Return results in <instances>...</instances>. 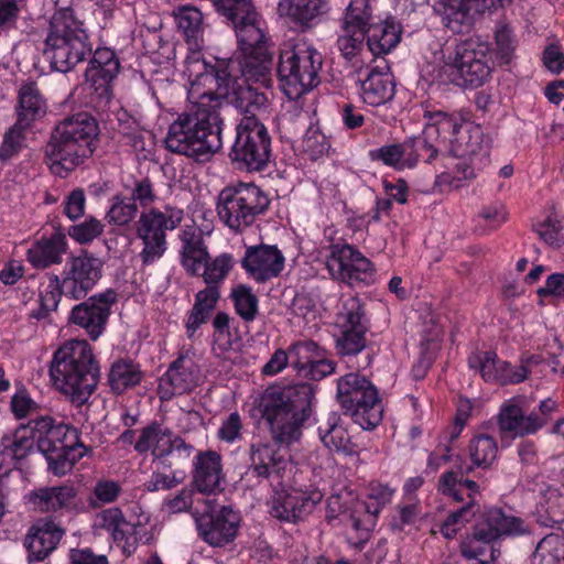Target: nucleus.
Here are the masks:
<instances>
[{
	"mask_svg": "<svg viewBox=\"0 0 564 564\" xmlns=\"http://www.w3.org/2000/svg\"><path fill=\"white\" fill-rule=\"evenodd\" d=\"M270 206L268 195L253 183L239 182L224 187L217 197L220 221L234 232H243Z\"/></svg>",
	"mask_w": 564,
	"mask_h": 564,
	"instance_id": "7",
	"label": "nucleus"
},
{
	"mask_svg": "<svg viewBox=\"0 0 564 564\" xmlns=\"http://www.w3.org/2000/svg\"><path fill=\"white\" fill-rule=\"evenodd\" d=\"M340 334L335 340L337 355L340 357H358L355 368L367 369L373 359L375 350L368 345L366 334L369 330V319L366 315V305L358 296H349L343 302L337 314Z\"/></svg>",
	"mask_w": 564,
	"mask_h": 564,
	"instance_id": "8",
	"label": "nucleus"
},
{
	"mask_svg": "<svg viewBox=\"0 0 564 564\" xmlns=\"http://www.w3.org/2000/svg\"><path fill=\"white\" fill-rule=\"evenodd\" d=\"M104 227L105 225L100 220L89 217L80 224L70 226L68 235L78 243L87 245L104 232Z\"/></svg>",
	"mask_w": 564,
	"mask_h": 564,
	"instance_id": "56",
	"label": "nucleus"
},
{
	"mask_svg": "<svg viewBox=\"0 0 564 564\" xmlns=\"http://www.w3.org/2000/svg\"><path fill=\"white\" fill-rule=\"evenodd\" d=\"M156 199L153 183L149 177H142L135 181L131 191V202H139L141 206H150Z\"/></svg>",
	"mask_w": 564,
	"mask_h": 564,
	"instance_id": "63",
	"label": "nucleus"
},
{
	"mask_svg": "<svg viewBox=\"0 0 564 564\" xmlns=\"http://www.w3.org/2000/svg\"><path fill=\"white\" fill-rule=\"evenodd\" d=\"M99 528L107 531L112 541L122 552L132 555L145 535V527L140 522L128 520L120 508L111 507L102 510L97 516Z\"/></svg>",
	"mask_w": 564,
	"mask_h": 564,
	"instance_id": "23",
	"label": "nucleus"
},
{
	"mask_svg": "<svg viewBox=\"0 0 564 564\" xmlns=\"http://www.w3.org/2000/svg\"><path fill=\"white\" fill-rule=\"evenodd\" d=\"M313 400L314 389L308 383L270 387L264 390L258 408L275 444H251L249 471L253 476L262 479L282 476L289 460L286 451L278 445L289 446L301 438L303 426L313 413Z\"/></svg>",
	"mask_w": 564,
	"mask_h": 564,
	"instance_id": "2",
	"label": "nucleus"
},
{
	"mask_svg": "<svg viewBox=\"0 0 564 564\" xmlns=\"http://www.w3.org/2000/svg\"><path fill=\"white\" fill-rule=\"evenodd\" d=\"M63 296V283L59 276L52 274L48 280L47 289L40 295V308L33 311L31 316L36 319L46 318L51 312L57 310Z\"/></svg>",
	"mask_w": 564,
	"mask_h": 564,
	"instance_id": "46",
	"label": "nucleus"
},
{
	"mask_svg": "<svg viewBox=\"0 0 564 564\" xmlns=\"http://www.w3.org/2000/svg\"><path fill=\"white\" fill-rule=\"evenodd\" d=\"M322 499L323 494L318 489L276 490L270 499L269 512L280 521L297 523L307 518Z\"/></svg>",
	"mask_w": 564,
	"mask_h": 564,
	"instance_id": "19",
	"label": "nucleus"
},
{
	"mask_svg": "<svg viewBox=\"0 0 564 564\" xmlns=\"http://www.w3.org/2000/svg\"><path fill=\"white\" fill-rule=\"evenodd\" d=\"M177 26L187 39H197L202 33L203 14L194 7H182L174 12Z\"/></svg>",
	"mask_w": 564,
	"mask_h": 564,
	"instance_id": "53",
	"label": "nucleus"
},
{
	"mask_svg": "<svg viewBox=\"0 0 564 564\" xmlns=\"http://www.w3.org/2000/svg\"><path fill=\"white\" fill-rule=\"evenodd\" d=\"M489 141L479 126L466 122L449 144L451 153L463 160L481 161L489 155Z\"/></svg>",
	"mask_w": 564,
	"mask_h": 564,
	"instance_id": "30",
	"label": "nucleus"
},
{
	"mask_svg": "<svg viewBox=\"0 0 564 564\" xmlns=\"http://www.w3.org/2000/svg\"><path fill=\"white\" fill-rule=\"evenodd\" d=\"M271 155V138L265 126L254 116H243L236 128V139L229 152L239 170L259 172Z\"/></svg>",
	"mask_w": 564,
	"mask_h": 564,
	"instance_id": "13",
	"label": "nucleus"
},
{
	"mask_svg": "<svg viewBox=\"0 0 564 564\" xmlns=\"http://www.w3.org/2000/svg\"><path fill=\"white\" fill-rule=\"evenodd\" d=\"M192 514L198 536L208 545L224 547L236 539L241 519L230 506H216L207 500L202 511Z\"/></svg>",
	"mask_w": 564,
	"mask_h": 564,
	"instance_id": "16",
	"label": "nucleus"
},
{
	"mask_svg": "<svg viewBox=\"0 0 564 564\" xmlns=\"http://www.w3.org/2000/svg\"><path fill=\"white\" fill-rule=\"evenodd\" d=\"M530 528L520 518L506 516L501 509H489L482 513L474 527L473 533L460 544V551L467 560H485L487 552L494 558L491 543L503 535L514 536L529 534Z\"/></svg>",
	"mask_w": 564,
	"mask_h": 564,
	"instance_id": "12",
	"label": "nucleus"
},
{
	"mask_svg": "<svg viewBox=\"0 0 564 564\" xmlns=\"http://www.w3.org/2000/svg\"><path fill=\"white\" fill-rule=\"evenodd\" d=\"M365 36L362 32L351 31L344 32L337 40V46L341 55L351 61L364 48Z\"/></svg>",
	"mask_w": 564,
	"mask_h": 564,
	"instance_id": "60",
	"label": "nucleus"
},
{
	"mask_svg": "<svg viewBox=\"0 0 564 564\" xmlns=\"http://www.w3.org/2000/svg\"><path fill=\"white\" fill-rule=\"evenodd\" d=\"M501 362L497 354L491 350L476 351L468 358L469 367L477 370L482 379L488 382H497L499 364Z\"/></svg>",
	"mask_w": 564,
	"mask_h": 564,
	"instance_id": "47",
	"label": "nucleus"
},
{
	"mask_svg": "<svg viewBox=\"0 0 564 564\" xmlns=\"http://www.w3.org/2000/svg\"><path fill=\"white\" fill-rule=\"evenodd\" d=\"M302 147L312 160H317L328 152L330 143L322 131L310 128L303 138Z\"/></svg>",
	"mask_w": 564,
	"mask_h": 564,
	"instance_id": "58",
	"label": "nucleus"
},
{
	"mask_svg": "<svg viewBox=\"0 0 564 564\" xmlns=\"http://www.w3.org/2000/svg\"><path fill=\"white\" fill-rule=\"evenodd\" d=\"M188 77L195 75L193 86L215 82L216 91L203 93L188 111H184L170 124L164 139L170 152L185 155L197 162L208 161L223 147L221 131L224 120L221 111L234 105L245 116H254L267 109L269 99L264 91L236 78L229 64L207 65L204 62H187Z\"/></svg>",
	"mask_w": 564,
	"mask_h": 564,
	"instance_id": "1",
	"label": "nucleus"
},
{
	"mask_svg": "<svg viewBox=\"0 0 564 564\" xmlns=\"http://www.w3.org/2000/svg\"><path fill=\"white\" fill-rule=\"evenodd\" d=\"M532 564H564V538L547 534L536 544Z\"/></svg>",
	"mask_w": 564,
	"mask_h": 564,
	"instance_id": "43",
	"label": "nucleus"
},
{
	"mask_svg": "<svg viewBox=\"0 0 564 564\" xmlns=\"http://www.w3.org/2000/svg\"><path fill=\"white\" fill-rule=\"evenodd\" d=\"M143 378L140 364L130 358H118L110 365L107 383L113 394L120 395L139 386Z\"/></svg>",
	"mask_w": 564,
	"mask_h": 564,
	"instance_id": "35",
	"label": "nucleus"
},
{
	"mask_svg": "<svg viewBox=\"0 0 564 564\" xmlns=\"http://www.w3.org/2000/svg\"><path fill=\"white\" fill-rule=\"evenodd\" d=\"M323 58L321 53L305 44L282 51L278 64L281 89L290 99H297L316 87Z\"/></svg>",
	"mask_w": 564,
	"mask_h": 564,
	"instance_id": "9",
	"label": "nucleus"
},
{
	"mask_svg": "<svg viewBox=\"0 0 564 564\" xmlns=\"http://www.w3.org/2000/svg\"><path fill=\"white\" fill-rule=\"evenodd\" d=\"M278 9L294 22L310 25V22L326 12V3L324 0H280Z\"/></svg>",
	"mask_w": 564,
	"mask_h": 564,
	"instance_id": "41",
	"label": "nucleus"
},
{
	"mask_svg": "<svg viewBox=\"0 0 564 564\" xmlns=\"http://www.w3.org/2000/svg\"><path fill=\"white\" fill-rule=\"evenodd\" d=\"M48 373L57 390L76 405H83L98 384L100 369L90 345L72 339L55 350Z\"/></svg>",
	"mask_w": 564,
	"mask_h": 564,
	"instance_id": "4",
	"label": "nucleus"
},
{
	"mask_svg": "<svg viewBox=\"0 0 564 564\" xmlns=\"http://www.w3.org/2000/svg\"><path fill=\"white\" fill-rule=\"evenodd\" d=\"M119 72L120 63L115 51L108 47H99L95 51L85 75L99 102L108 104L111 100V83Z\"/></svg>",
	"mask_w": 564,
	"mask_h": 564,
	"instance_id": "25",
	"label": "nucleus"
},
{
	"mask_svg": "<svg viewBox=\"0 0 564 564\" xmlns=\"http://www.w3.org/2000/svg\"><path fill=\"white\" fill-rule=\"evenodd\" d=\"M337 401L362 429L376 427L383 413L377 388L365 376L350 372L337 381Z\"/></svg>",
	"mask_w": 564,
	"mask_h": 564,
	"instance_id": "10",
	"label": "nucleus"
},
{
	"mask_svg": "<svg viewBox=\"0 0 564 564\" xmlns=\"http://www.w3.org/2000/svg\"><path fill=\"white\" fill-rule=\"evenodd\" d=\"M369 51L373 56L388 54L400 42L401 30L394 21L371 23L364 32Z\"/></svg>",
	"mask_w": 564,
	"mask_h": 564,
	"instance_id": "37",
	"label": "nucleus"
},
{
	"mask_svg": "<svg viewBox=\"0 0 564 564\" xmlns=\"http://www.w3.org/2000/svg\"><path fill=\"white\" fill-rule=\"evenodd\" d=\"M232 300L237 314L246 322H251L258 314V299L250 286L238 285L232 290Z\"/></svg>",
	"mask_w": 564,
	"mask_h": 564,
	"instance_id": "50",
	"label": "nucleus"
},
{
	"mask_svg": "<svg viewBox=\"0 0 564 564\" xmlns=\"http://www.w3.org/2000/svg\"><path fill=\"white\" fill-rule=\"evenodd\" d=\"M284 260L276 246L259 245L247 248L241 265L257 282H267L280 275Z\"/></svg>",
	"mask_w": 564,
	"mask_h": 564,
	"instance_id": "27",
	"label": "nucleus"
},
{
	"mask_svg": "<svg viewBox=\"0 0 564 564\" xmlns=\"http://www.w3.org/2000/svg\"><path fill=\"white\" fill-rule=\"evenodd\" d=\"M544 420L536 413L525 414L522 408L512 400L506 401L497 415V424L501 433H512L516 436L535 434L544 427Z\"/></svg>",
	"mask_w": 564,
	"mask_h": 564,
	"instance_id": "29",
	"label": "nucleus"
},
{
	"mask_svg": "<svg viewBox=\"0 0 564 564\" xmlns=\"http://www.w3.org/2000/svg\"><path fill=\"white\" fill-rule=\"evenodd\" d=\"M373 161H381L383 164L398 170L408 167L405 142L383 145L369 152Z\"/></svg>",
	"mask_w": 564,
	"mask_h": 564,
	"instance_id": "54",
	"label": "nucleus"
},
{
	"mask_svg": "<svg viewBox=\"0 0 564 564\" xmlns=\"http://www.w3.org/2000/svg\"><path fill=\"white\" fill-rule=\"evenodd\" d=\"M372 23L369 0H350L344 17V32H365Z\"/></svg>",
	"mask_w": 564,
	"mask_h": 564,
	"instance_id": "44",
	"label": "nucleus"
},
{
	"mask_svg": "<svg viewBox=\"0 0 564 564\" xmlns=\"http://www.w3.org/2000/svg\"><path fill=\"white\" fill-rule=\"evenodd\" d=\"M65 529L51 519H42L34 523L24 540L30 561L45 560L59 544Z\"/></svg>",
	"mask_w": 564,
	"mask_h": 564,
	"instance_id": "28",
	"label": "nucleus"
},
{
	"mask_svg": "<svg viewBox=\"0 0 564 564\" xmlns=\"http://www.w3.org/2000/svg\"><path fill=\"white\" fill-rule=\"evenodd\" d=\"M423 118L425 120L426 133L432 134L435 141L441 144L452 143V139L456 137L463 126L466 123L465 118L457 111L448 112L444 110H424Z\"/></svg>",
	"mask_w": 564,
	"mask_h": 564,
	"instance_id": "34",
	"label": "nucleus"
},
{
	"mask_svg": "<svg viewBox=\"0 0 564 564\" xmlns=\"http://www.w3.org/2000/svg\"><path fill=\"white\" fill-rule=\"evenodd\" d=\"M46 112V99L36 83L29 82L23 84L18 91V104L15 106L19 126L32 128L36 121L45 117Z\"/></svg>",
	"mask_w": 564,
	"mask_h": 564,
	"instance_id": "31",
	"label": "nucleus"
},
{
	"mask_svg": "<svg viewBox=\"0 0 564 564\" xmlns=\"http://www.w3.org/2000/svg\"><path fill=\"white\" fill-rule=\"evenodd\" d=\"M185 479L182 471L170 470L164 473L155 470L152 473L151 479L145 484L148 491L171 490L181 485Z\"/></svg>",
	"mask_w": 564,
	"mask_h": 564,
	"instance_id": "59",
	"label": "nucleus"
},
{
	"mask_svg": "<svg viewBox=\"0 0 564 564\" xmlns=\"http://www.w3.org/2000/svg\"><path fill=\"white\" fill-rule=\"evenodd\" d=\"M31 420L26 426L17 429L12 434H4L1 437L0 448L3 455L10 456L14 459H23L33 449L34 445H37V435L31 423Z\"/></svg>",
	"mask_w": 564,
	"mask_h": 564,
	"instance_id": "40",
	"label": "nucleus"
},
{
	"mask_svg": "<svg viewBox=\"0 0 564 564\" xmlns=\"http://www.w3.org/2000/svg\"><path fill=\"white\" fill-rule=\"evenodd\" d=\"M138 214V205L133 202H127L121 194L112 197V204L106 214L109 224L116 226H126L132 221Z\"/></svg>",
	"mask_w": 564,
	"mask_h": 564,
	"instance_id": "52",
	"label": "nucleus"
},
{
	"mask_svg": "<svg viewBox=\"0 0 564 564\" xmlns=\"http://www.w3.org/2000/svg\"><path fill=\"white\" fill-rule=\"evenodd\" d=\"M323 349L313 340H303L293 344L290 349V358L292 366L304 371L314 362V359L322 356Z\"/></svg>",
	"mask_w": 564,
	"mask_h": 564,
	"instance_id": "48",
	"label": "nucleus"
},
{
	"mask_svg": "<svg viewBox=\"0 0 564 564\" xmlns=\"http://www.w3.org/2000/svg\"><path fill=\"white\" fill-rule=\"evenodd\" d=\"M31 426L39 432L37 449L55 476H64L80 459L86 447L80 443L76 429L65 424H54L50 416L34 419Z\"/></svg>",
	"mask_w": 564,
	"mask_h": 564,
	"instance_id": "6",
	"label": "nucleus"
},
{
	"mask_svg": "<svg viewBox=\"0 0 564 564\" xmlns=\"http://www.w3.org/2000/svg\"><path fill=\"white\" fill-rule=\"evenodd\" d=\"M326 265L334 279L350 286L369 285L376 279L373 263L351 245H332Z\"/></svg>",
	"mask_w": 564,
	"mask_h": 564,
	"instance_id": "17",
	"label": "nucleus"
},
{
	"mask_svg": "<svg viewBox=\"0 0 564 564\" xmlns=\"http://www.w3.org/2000/svg\"><path fill=\"white\" fill-rule=\"evenodd\" d=\"M29 129V127L19 126V121H15V123L4 134L3 143L1 145L2 158H11L20 150L24 141V133Z\"/></svg>",
	"mask_w": 564,
	"mask_h": 564,
	"instance_id": "61",
	"label": "nucleus"
},
{
	"mask_svg": "<svg viewBox=\"0 0 564 564\" xmlns=\"http://www.w3.org/2000/svg\"><path fill=\"white\" fill-rule=\"evenodd\" d=\"M104 262L87 250L68 258L59 276L63 283L64 297L84 300L102 275Z\"/></svg>",
	"mask_w": 564,
	"mask_h": 564,
	"instance_id": "18",
	"label": "nucleus"
},
{
	"mask_svg": "<svg viewBox=\"0 0 564 564\" xmlns=\"http://www.w3.org/2000/svg\"><path fill=\"white\" fill-rule=\"evenodd\" d=\"M246 62L243 65L242 74L247 78H254L256 80L265 79L270 73L272 63V54L270 51L256 53L253 55H245Z\"/></svg>",
	"mask_w": 564,
	"mask_h": 564,
	"instance_id": "55",
	"label": "nucleus"
},
{
	"mask_svg": "<svg viewBox=\"0 0 564 564\" xmlns=\"http://www.w3.org/2000/svg\"><path fill=\"white\" fill-rule=\"evenodd\" d=\"M183 209L166 205L163 210L151 208L140 215L137 236L143 249L139 257L144 265L160 259L166 251V231L175 229L183 220Z\"/></svg>",
	"mask_w": 564,
	"mask_h": 564,
	"instance_id": "14",
	"label": "nucleus"
},
{
	"mask_svg": "<svg viewBox=\"0 0 564 564\" xmlns=\"http://www.w3.org/2000/svg\"><path fill=\"white\" fill-rule=\"evenodd\" d=\"M199 367L189 351L181 352L160 378L158 394L162 401H169L176 394L192 391L199 380Z\"/></svg>",
	"mask_w": 564,
	"mask_h": 564,
	"instance_id": "24",
	"label": "nucleus"
},
{
	"mask_svg": "<svg viewBox=\"0 0 564 564\" xmlns=\"http://www.w3.org/2000/svg\"><path fill=\"white\" fill-rule=\"evenodd\" d=\"M99 126L87 111L67 115L53 127L43 148L50 171L66 177L93 156L98 144Z\"/></svg>",
	"mask_w": 564,
	"mask_h": 564,
	"instance_id": "3",
	"label": "nucleus"
},
{
	"mask_svg": "<svg viewBox=\"0 0 564 564\" xmlns=\"http://www.w3.org/2000/svg\"><path fill=\"white\" fill-rule=\"evenodd\" d=\"M77 490L73 485L41 487L30 492V502L42 512L70 510L76 506Z\"/></svg>",
	"mask_w": 564,
	"mask_h": 564,
	"instance_id": "32",
	"label": "nucleus"
},
{
	"mask_svg": "<svg viewBox=\"0 0 564 564\" xmlns=\"http://www.w3.org/2000/svg\"><path fill=\"white\" fill-rule=\"evenodd\" d=\"M364 101L370 106H380L391 100L394 96L392 75L371 68L367 77L361 80Z\"/></svg>",
	"mask_w": 564,
	"mask_h": 564,
	"instance_id": "39",
	"label": "nucleus"
},
{
	"mask_svg": "<svg viewBox=\"0 0 564 564\" xmlns=\"http://www.w3.org/2000/svg\"><path fill=\"white\" fill-rule=\"evenodd\" d=\"M406 149L408 167H413L420 160L432 163L438 155L441 143L435 141L432 134L426 133L424 128L422 134L404 141Z\"/></svg>",
	"mask_w": 564,
	"mask_h": 564,
	"instance_id": "42",
	"label": "nucleus"
},
{
	"mask_svg": "<svg viewBox=\"0 0 564 564\" xmlns=\"http://www.w3.org/2000/svg\"><path fill=\"white\" fill-rule=\"evenodd\" d=\"M490 46L479 39H467L455 50L449 65L452 80L463 88L480 87L490 76Z\"/></svg>",
	"mask_w": 564,
	"mask_h": 564,
	"instance_id": "15",
	"label": "nucleus"
},
{
	"mask_svg": "<svg viewBox=\"0 0 564 564\" xmlns=\"http://www.w3.org/2000/svg\"><path fill=\"white\" fill-rule=\"evenodd\" d=\"M341 417L337 412H329L318 420V435L323 444L336 453L354 455L357 446L351 442L347 430L341 425Z\"/></svg>",
	"mask_w": 564,
	"mask_h": 564,
	"instance_id": "33",
	"label": "nucleus"
},
{
	"mask_svg": "<svg viewBox=\"0 0 564 564\" xmlns=\"http://www.w3.org/2000/svg\"><path fill=\"white\" fill-rule=\"evenodd\" d=\"M66 247L65 236L56 234L32 245L26 252V258L34 268L45 269L62 262V254L65 253Z\"/></svg>",
	"mask_w": 564,
	"mask_h": 564,
	"instance_id": "38",
	"label": "nucleus"
},
{
	"mask_svg": "<svg viewBox=\"0 0 564 564\" xmlns=\"http://www.w3.org/2000/svg\"><path fill=\"white\" fill-rule=\"evenodd\" d=\"M119 134L121 142L130 147L135 153L150 152L151 133L141 129L134 121L129 123H120Z\"/></svg>",
	"mask_w": 564,
	"mask_h": 564,
	"instance_id": "49",
	"label": "nucleus"
},
{
	"mask_svg": "<svg viewBox=\"0 0 564 564\" xmlns=\"http://www.w3.org/2000/svg\"><path fill=\"white\" fill-rule=\"evenodd\" d=\"M502 0H434L433 10L453 33H466L475 15L496 8Z\"/></svg>",
	"mask_w": 564,
	"mask_h": 564,
	"instance_id": "22",
	"label": "nucleus"
},
{
	"mask_svg": "<svg viewBox=\"0 0 564 564\" xmlns=\"http://www.w3.org/2000/svg\"><path fill=\"white\" fill-rule=\"evenodd\" d=\"M497 454L498 445L492 436L481 434L469 443V456L477 467H489L496 460Z\"/></svg>",
	"mask_w": 564,
	"mask_h": 564,
	"instance_id": "45",
	"label": "nucleus"
},
{
	"mask_svg": "<svg viewBox=\"0 0 564 564\" xmlns=\"http://www.w3.org/2000/svg\"><path fill=\"white\" fill-rule=\"evenodd\" d=\"M116 302L117 293L112 289L94 294L72 308L69 322L84 328L96 340L105 330L111 306Z\"/></svg>",
	"mask_w": 564,
	"mask_h": 564,
	"instance_id": "20",
	"label": "nucleus"
},
{
	"mask_svg": "<svg viewBox=\"0 0 564 564\" xmlns=\"http://www.w3.org/2000/svg\"><path fill=\"white\" fill-rule=\"evenodd\" d=\"M502 0H434L433 10L453 33H466L475 15L496 8Z\"/></svg>",
	"mask_w": 564,
	"mask_h": 564,
	"instance_id": "21",
	"label": "nucleus"
},
{
	"mask_svg": "<svg viewBox=\"0 0 564 564\" xmlns=\"http://www.w3.org/2000/svg\"><path fill=\"white\" fill-rule=\"evenodd\" d=\"M529 368L524 365V359H521L519 366H512L507 361L499 364V372L497 382L501 384H514L524 381L528 378Z\"/></svg>",
	"mask_w": 564,
	"mask_h": 564,
	"instance_id": "62",
	"label": "nucleus"
},
{
	"mask_svg": "<svg viewBox=\"0 0 564 564\" xmlns=\"http://www.w3.org/2000/svg\"><path fill=\"white\" fill-rule=\"evenodd\" d=\"M213 3L231 23H236L243 15L248 19L254 9L251 0H213Z\"/></svg>",
	"mask_w": 564,
	"mask_h": 564,
	"instance_id": "57",
	"label": "nucleus"
},
{
	"mask_svg": "<svg viewBox=\"0 0 564 564\" xmlns=\"http://www.w3.org/2000/svg\"><path fill=\"white\" fill-rule=\"evenodd\" d=\"M44 56L53 69L67 73L93 57V43L87 29L74 9L61 8L51 17L44 41Z\"/></svg>",
	"mask_w": 564,
	"mask_h": 564,
	"instance_id": "5",
	"label": "nucleus"
},
{
	"mask_svg": "<svg viewBox=\"0 0 564 564\" xmlns=\"http://www.w3.org/2000/svg\"><path fill=\"white\" fill-rule=\"evenodd\" d=\"M204 268L202 275L207 285H217L225 280L230 270L232 269V257L223 253L215 259L210 258L202 267Z\"/></svg>",
	"mask_w": 564,
	"mask_h": 564,
	"instance_id": "51",
	"label": "nucleus"
},
{
	"mask_svg": "<svg viewBox=\"0 0 564 564\" xmlns=\"http://www.w3.org/2000/svg\"><path fill=\"white\" fill-rule=\"evenodd\" d=\"M225 474L221 455L215 451H199L193 458L192 487L203 495H217L224 490Z\"/></svg>",
	"mask_w": 564,
	"mask_h": 564,
	"instance_id": "26",
	"label": "nucleus"
},
{
	"mask_svg": "<svg viewBox=\"0 0 564 564\" xmlns=\"http://www.w3.org/2000/svg\"><path fill=\"white\" fill-rule=\"evenodd\" d=\"M134 451L139 454L151 452L153 462H159L170 470L184 473V468L193 462L195 447L170 427L152 421L141 430L134 442Z\"/></svg>",
	"mask_w": 564,
	"mask_h": 564,
	"instance_id": "11",
	"label": "nucleus"
},
{
	"mask_svg": "<svg viewBox=\"0 0 564 564\" xmlns=\"http://www.w3.org/2000/svg\"><path fill=\"white\" fill-rule=\"evenodd\" d=\"M242 422L238 412H232L220 425L217 436L227 443H232L241 436Z\"/></svg>",
	"mask_w": 564,
	"mask_h": 564,
	"instance_id": "64",
	"label": "nucleus"
},
{
	"mask_svg": "<svg viewBox=\"0 0 564 564\" xmlns=\"http://www.w3.org/2000/svg\"><path fill=\"white\" fill-rule=\"evenodd\" d=\"M250 15L248 19L243 15L236 23H232L239 48L245 55L269 51L265 45V35L260 29L258 14L254 9L251 10Z\"/></svg>",
	"mask_w": 564,
	"mask_h": 564,
	"instance_id": "36",
	"label": "nucleus"
}]
</instances>
